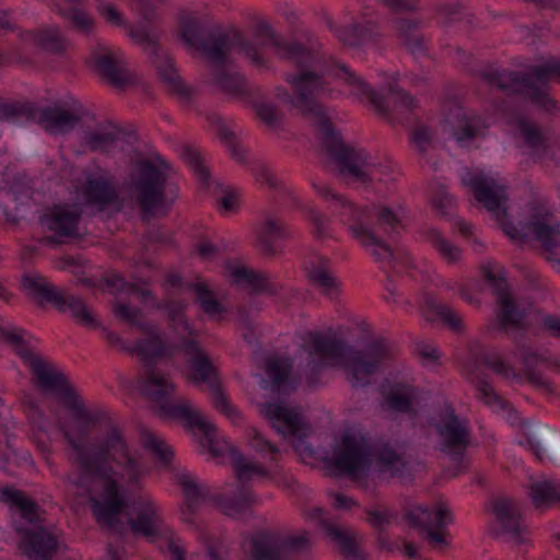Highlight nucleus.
I'll return each instance as SVG.
<instances>
[{"instance_id": "1", "label": "nucleus", "mask_w": 560, "mask_h": 560, "mask_svg": "<svg viewBox=\"0 0 560 560\" xmlns=\"http://www.w3.org/2000/svg\"><path fill=\"white\" fill-rule=\"evenodd\" d=\"M30 370L35 388L57 395L74 413L72 424H59L71 447L70 460L75 469L68 481L89 495L96 522L102 527L116 529L121 525L120 516L127 506L117 478L137 485L144 474L141 463L131 454L121 427L114 421H109L101 441L89 446V427L98 420L97 415L84 407L68 377L49 361L42 358L33 362Z\"/></svg>"}, {"instance_id": "2", "label": "nucleus", "mask_w": 560, "mask_h": 560, "mask_svg": "<svg viewBox=\"0 0 560 560\" xmlns=\"http://www.w3.org/2000/svg\"><path fill=\"white\" fill-rule=\"evenodd\" d=\"M300 345L305 354L303 373L308 385L318 383L328 368H341L352 387H364L380 368L398 354V348L386 339H376L364 349L350 347L332 329L305 331Z\"/></svg>"}, {"instance_id": "3", "label": "nucleus", "mask_w": 560, "mask_h": 560, "mask_svg": "<svg viewBox=\"0 0 560 560\" xmlns=\"http://www.w3.org/2000/svg\"><path fill=\"white\" fill-rule=\"evenodd\" d=\"M331 71V65L328 61V72L323 77L324 88L318 93L310 94L305 103H302L293 86V96L282 89H277V98L292 104L318 129L324 147L335 161L340 175L365 186L375 182H386L392 173L390 167L378 162L365 150L345 144L335 132L325 108L317 102V98L329 93L325 78Z\"/></svg>"}, {"instance_id": "4", "label": "nucleus", "mask_w": 560, "mask_h": 560, "mask_svg": "<svg viewBox=\"0 0 560 560\" xmlns=\"http://www.w3.org/2000/svg\"><path fill=\"white\" fill-rule=\"evenodd\" d=\"M174 390L175 386L168 377L155 370L149 371L142 385L143 394L160 404L166 416L184 421L185 425L198 435L200 445L213 457H222L225 453L232 452L234 472L242 487L255 477L264 478L268 476V470L262 465L234 452L226 441L220 440L215 427L190 400L183 398L176 402H168L167 398Z\"/></svg>"}, {"instance_id": "5", "label": "nucleus", "mask_w": 560, "mask_h": 560, "mask_svg": "<svg viewBox=\"0 0 560 560\" xmlns=\"http://www.w3.org/2000/svg\"><path fill=\"white\" fill-rule=\"evenodd\" d=\"M254 35L261 45L272 47L279 58L296 68L294 72L285 75V81L295 89L302 103L307 101L310 94L322 91L323 77L328 72V59L315 45L288 43L265 21L256 24Z\"/></svg>"}, {"instance_id": "6", "label": "nucleus", "mask_w": 560, "mask_h": 560, "mask_svg": "<svg viewBox=\"0 0 560 560\" xmlns=\"http://www.w3.org/2000/svg\"><path fill=\"white\" fill-rule=\"evenodd\" d=\"M179 36L189 48L215 66L228 63L233 51L242 54L257 67L265 66L258 48L236 28L225 30L218 24L208 27L194 15L184 14L179 20Z\"/></svg>"}, {"instance_id": "7", "label": "nucleus", "mask_w": 560, "mask_h": 560, "mask_svg": "<svg viewBox=\"0 0 560 560\" xmlns=\"http://www.w3.org/2000/svg\"><path fill=\"white\" fill-rule=\"evenodd\" d=\"M330 465L348 475L368 495L377 494L378 477L372 469V451L368 441L360 434L345 432L340 443L335 447Z\"/></svg>"}, {"instance_id": "8", "label": "nucleus", "mask_w": 560, "mask_h": 560, "mask_svg": "<svg viewBox=\"0 0 560 560\" xmlns=\"http://www.w3.org/2000/svg\"><path fill=\"white\" fill-rule=\"evenodd\" d=\"M560 78V61L555 58L532 68V75L522 72H492L486 79L492 85L506 93L524 94L539 106L550 109L553 102L544 90L551 78Z\"/></svg>"}, {"instance_id": "9", "label": "nucleus", "mask_w": 560, "mask_h": 560, "mask_svg": "<svg viewBox=\"0 0 560 560\" xmlns=\"http://www.w3.org/2000/svg\"><path fill=\"white\" fill-rule=\"evenodd\" d=\"M167 165L154 164L152 161L143 160L137 163L130 174L129 190L137 199L144 220L158 215H165L167 209L165 203V186L167 179Z\"/></svg>"}, {"instance_id": "10", "label": "nucleus", "mask_w": 560, "mask_h": 560, "mask_svg": "<svg viewBox=\"0 0 560 560\" xmlns=\"http://www.w3.org/2000/svg\"><path fill=\"white\" fill-rule=\"evenodd\" d=\"M430 427L435 434V448L462 467H466V452L470 445L469 422L456 415L450 404H444L431 418Z\"/></svg>"}, {"instance_id": "11", "label": "nucleus", "mask_w": 560, "mask_h": 560, "mask_svg": "<svg viewBox=\"0 0 560 560\" xmlns=\"http://www.w3.org/2000/svg\"><path fill=\"white\" fill-rule=\"evenodd\" d=\"M22 285L38 304L49 303L61 313L70 312L82 326L95 328L97 320L83 301L67 290L58 288L39 275L25 276Z\"/></svg>"}, {"instance_id": "12", "label": "nucleus", "mask_w": 560, "mask_h": 560, "mask_svg": "<svg viewBox=\"0 0 560 560\" xmlns=\"http://www.w3.org/2000/svg\"><path fill=\"white\" fill-rule=\"evenodd\" d=\"M183 347L189 355V380L196 385H207L212 393L214 408L237 424L241 420V415L222 392L217 369L208 353L194 339H185Z\"/></svg>"}, {"instance_id": "13", "label": "nucleus", "mask_w": 560, "mask_h": 560, "mask_svg": "<svg viewBox=\"0 0 560 560\" xmlns=\"http://www.w3.org/2000/svg\"><path fill=\"white\" fill-rule=\"evenodd\" d=\"M316 192L326 201H330L334 207L340 208V215L346 224H348L352 236L364 247H371L372 254L380 259L389 257L390 250L387 246L380 242L375 234L364 226L366 212L358 210L345 197L336 194L328 185L324 183H312Z\"/></svg>"}, {"instance_id": "14", "label": "nucleus", "mask_w": 560, "mask_h": 560, "mask_svg": "<svg viewBox=\"0 0 560 560\" xmlns=\"http://www.w3.org/2000/svg\"><path fill=\"white\" fill-rule=\"evenodd\" d=\"M261 413L279 433L294 439L293 447L299 454H313V450L304 442L311 433V425L299 407L285 402H268L261 407Z\"/></svg>"}, {"instance_id": "15", "label": "nucleus", "mask_w": 560, "mask_h": 560, "mask_svg": "<svg viewBox=\"0 0 560 560\" xmlns=\"http://www.w3.org/2000/svg\"><path fill=\"white\" fill-rule=\"evenodd\" d=\"M494 522L491 527L493 537L514 546L528 541V532L522 522L518 503L508 497L495 498L492 501Z\"/></svg>"}, {"instance_id": "16", "label": "nucleus", "mask_w": 560, "mask_h": 560, "mask_svg": "<svg viewBox=\"0 0 560 560\" xmlns=\"http://www.w3.org/2000/svg\"><path fill=\"white\" fill-rule=\"evenodd\" d=\"M462 183L468 187L476 200L480 202L497 220H501L506 215V189L503 184L486 173L468 172L463 177Z\"/></svg>"}, {"instance_id": "17", "label": "nucleus", "mask_w": 560, "mask_h": 560, "mask_svg": "<svg viewBox=\"0 0 560 560\" xmlns=\"http://www.w3.org/2000/svg\"><path fill=\"white\" fill-rule=\"evenodd\" d=\"M83 105L73 100L70 103H55L38 109L37 124L49 135L63 136L71 132L83 119Z\"/></svg>"}, {"instance_id": "18", "label": "nucleus", "mask_w": 560, "mask_h": 560, "mask_svg": "<svg viewBox=\"0 0 560 560\" xmlns=\"http://www.w3.org/2000/svg\"><path fill=\"white\" fill-rule=\"evenodd\" d=\"M133 515L128 518L130 530L136 536L155 539L163 529L161 508L148 495H141L132 503Z\"/></svg>"}, {"instance_id": "19", "label": "nucleus", "mask_w": 560, "mask_h": 560, "mask_svg": "<svg viewBox=\"0 0 560 560\" xmlns=\"http://www.w3.org/2000/svg\"><path fill=\"white\" fill-rule=\"evenodd\" d=\"M94 60L101 75L109 84L122 89L137 82V74L127 67L121 51L102 48L94 55Z\"/></svg>"}, {"instance_id": "20", "label": "nucleus", "mask_w": 560, "mask_h": 560, "mask_svg": "<svg viewBox=\"0 0 560 560\" xmlns=\"http://www.w3.org/2000/svg\"><path fill=\"white\" fill-rule=\"evenodd\" d=\"M483 276L489 281L498 303V319L503 327H518L524 313L518 310L509 291L506 280L497 276L489 267L483 268Z\"/></svg>"}, {"instance_id": "21", "label": "nucleus", "mask_w": 560, "mask_h": 560, "mask_svg": "<svg viewBox=\"0 0 560 560\" xmlns=\"http://www.w3.org/2000/svg\"><path fill=\"white\" fill-rule=\"evenodd\" d=\"M323 529L338 551L349 560H366L362 549L363 536L354 528L337 524L332 521H323Z\"/></svg>"}, {"instance_id": "22", "label": "nucleus", "mask_w": 560, "mask_h": 560, "mask_svg": "<svg viewBox=\"0 0 560 560\" xmlns=\"http://www.w3.org/2000/svg\"><path fill=\"white\" fill-rule=\"evenodd\" d=\"M21 536L20 548L32 559L47 560L58 548L57 538L43 526L32 525L18 528Z\"/></svg>"}, {"instance_id": "23", "label": "nucleus", "mask_w": 560, "mask_h": 560, "mask_svg": "<svg viewBox=\"0 0 560 560\" xmlns=\"http://www.w3.org/2000/svg\"><path fill=\"white\" fill-rule=\"evenodd\" d=\"M81 211L70 205L54 206L40 217V224L58 237H75Z\"/></svg>"}, {"instance_id": "24", "label": "nucleus", "mask_w": 560, "mask_h": 560, "mask_svg": "<svg viewBox=\"0 0 560 560\" xmlns=\"http://www.w3.org/2000/svg\"><path fill=\"white\" fill-rule=\"evenodd\" d=\"M393 30L399 45L409 54L421 57L428 52V39L421 31L420 19L395 18Z\"/></svg>"}, {"instance_id": "25", "label": "nucleus", "mask_w": 560, "mask_h": 560, "mask_svg": "<svg viewBox=\"0 0 560 560\" xmlns=\"http://www.w3.org/2000/svg\"><path fill=\"white\" fill-rule=\"evenodd\" d=\"M291 236L288 225L276 214H267L257 231L258 247L261 254L268 257L281 250V241Z\"/></svg>"}, {"instance_id": "26", "label": "nucleus", "mask_w": 560, "mask_h": 560, "mask_svg": "<svg viewBox=\"0 0 560 560\" xmlns=\"http://www.w3.org/2000/svg\"><path fill=\"white\" fill-rule=\"evenodd\" d=\"M406 518L412 526L421 527L425 532L445 528L453 522L452 512L443 502L432 508L415 506L407 512Z\"/></svg>"}, {"instance_id": "27", "label": "nucleus", "mask_w": 560, "mask_h": 560, "mask_svg": "<svg viewBox=\"0 0 560 560\" xmlns=\"http://www.w3.org/2000/svg\"><path fill=\"white\" fill-rule=\"evenodd\" d=\"M82 197L88 206L98 211L118 202L116 187L103 176L88 177L82 188Z\"/></svg>"}, {"instance_id": "28", "label": "nucleus", "mask_w": 560, "mask_h": 560, "mask_svg": "<svg viewBox=\"0 0 560 560\" xmlns=\"http://www.w3.org/2000/svg\"><path fill=\"white\" fill-rule=\"evenodd\" d=\"M176 483L182 488L184 494V505L180 509L183 521L192 523V513L195 509L209 495V488L199 482L188 471H178L175 475Z\"/></svg>"}, {"instance_id": "29", "label": "nucleus", "mask_w": 560, "mask_h": 560, "mask_svg": "<svg viewBox=\"0 0 560 560\" xmlns=\"http://www.w3.org/2000/svg\"><path fill=\"white\" fill-rule=\"evenodd\" d=\"M334 75L349 89L353 96L369 101L377 112L386 114V108L380 95L353 70L345 65H340L336 67Z\"/></svg>"}, {"instance_id": "30", "label": "nucleus", "mask_w": 560, "mask_h": 560, "mask_svg": "<svg viewBox=\"0 0 560 560\" xmlns=\"http://www.w3.org/2000/svg\"><path fill=\"white\" fill-rule=\"evenodd\" d=\"M308 278L323 294L336 298L339 293L340 282L331 270L330 261L326 257H316L306 265Z\"/></svg>"}, {"instance_id": "31", "label": "nucleus", "mask_w": 560, "mask_h": 560, "mask_svg": "<svg viewBox=\"0 0 560 560\" xmlns=\"http://www.w3.org/2000/svg\"><path fill=\"white\" fill-rule=\"evenodd\" d=\"M417 389L411 385L397 384L393 386L386 395H384L383 400L381 401V408L385 411L415 416L417 413Z\"/></svg>"}, {"instance_id": "32", "label": "nucleus", "mask_w": 560, "mask_h": 560, "mask_svg": "<svg viewBox=\"0 0 560 560\" xmlns=\"http://www.w3.org/2000/svg\"><path fill=\"white\" fill-rule=\"evenodd\" d=\"M231 278L234 283L249 288L255 293L276 294L281 289L280 283L272 281L267 273L244 266L233 267Z\"/></svg>"}, {"instance_id": "33", "label": "nucleus", "mask_w": 560, "mask_h": 560, "mask_svg": "<svg viewBox=\"0 0 560 560\" xmlns=\"http://www.w3.org/2000/svg\"><path fill=\"white\" fill-rule=\"evenodd\" d=\"M247 544L254 560H282L281 534L278 532L257 533Z\"/></svg>"}, {"instance_id": "34", "label": "nucleus", "mask_w": 560, "mask_h": 560, "mask_svg": "<svg viewBox=\"0 0 560 560\" xmlns=\"http://www.w3.org/2000/svg\"><path fill=\"white\" fill-rule=\"evenodd\" d=\"M120 135L116 125L102 122L84 133L83 145L92 152L108 153L116 147Z\"/></svg>"}, {"instance_id": "35", "label": "nucleus", "mask_w": 560, "mask_h": 560, "mask_svg": "<svg viewBox=\"0 0 560 560\" xmlns=\"http://www.w3.org/2000/svg\"><path fill=\"white\" fill-rule=\"evenodd\" d=\"M448 122L453 129V136L456 141L464 143L482 136L483 130L487 128L485 122L479 116L469 115L462 108L450 116Z\"/></svg>"}, {"instance_id": "36", "label": "nucleus", "mask_w": 560, "mask_h": 560, "mask_svg": "<svg viewBox=\"0 0 560 560\" xmlns=\"http://www.w3.org/2000/svg\"><path fill=\"white\" fill-rule=\"evenodd\" d=\"M374 459V469L378 478L384 477H400L406 468L407 460L404 455L397 453L389 446H383L375 454H372Z\"/></svg>"}, {"instance_id": "37", "label": "nucleus", "mask_w": 560, "mask_h": 560, "mask_svg": "<svg viewBox=\"0 0 560 560\" xmlns=\"http://www.w3.org/2000/svg\"><path fill=\"white\" fill-rule=\"evenodd\" d=\"M151 62L156 68L160 78L172 93H175L182 97H189L190 90L182 81L176 69L174 68L172 58L165 50L161 51L158 56L152 58Z\"/></svg>"}, {"instance_id": "38", "label": "nucleus", "mask_w": 560, "mask_h": 560, "mask_svg": "<svg viewBox=\"0 0 560 560\" xmlns=\"http://www.w3.org/2000/svg\"><path fill=\"white\" fill-rule=\"evenodd\" d=\"M141 332L145 337L135 343L133 353H137L143 361H150L166 354L165 341L154 325L143 326Z\"/></svg>"}, {"instance_id": "39", "label": "nucleus", "mask_w": 560, "mask_h": 560, "mask_svg": "<svg viewBox=\"0 0 560 560\" xmlns=\"http://www.w3.org/2000/svg\"><path fill=\"white\" fill-rule=\"evenodd\" d=\"M336 37L348 46H359L375 40L380 34L372 23L349 24L335 30Z\"/></svg>"}, {"instance_id": "40", "label": "nucleus", "mask_w": 560, "mask_h": 560, "mask_svg": "<svg viewBox=\"0 0 560 560\" xmlns=\"http://www.w3.org/2000/svg\"><path fill=\"white\" fill-rule=\"evenodd\" d=\"M423 312L429 320L441 319L454 331H462L464 328L463 317L448 305L438 301L433 296L425 299L423 304Z\"/></svg>"}, {"instance_id": "41", "label": "nucleus", "mask_w": 560, "mask_h": 560, "mask_svg": "<svg viewBox=\"0 0 560 560\" xmlns=\"http://www.w3.org/2000/svg\"><path fill=\"white\" fill-rule=\"evenodd\" d=\"M208 120L220 140L229 148L231 156L238 163H246V150L238 144L230 125L218 114L208 115Z\"/></svg>"}, {"instance_id": "42", "label": "nucleus", "mask_w": 560, "mask_h": 560, "mask_svg": "<svg viewBox=\"0 0 560 560\" xmlns=\"http://www.w3.org/2000/svg\"><path fill=\"white\" fill-rule=\"evenodd\" d=\"M363 210L366 212V218L364 219V226L366 229L371 230L374 234H376L375 231H373L371 228L368 226V221L372 217H374L376 219L377 225L383 228L385 233H387V234L397 233L398 229L401 226L400 215L398 213L394 212L388 207L377 206V207H374L372 211H369L366 209H363ZM375 236L380 240L381 243H383L385 246L390 248L377 235H375ZM389 250H392V249H389ZM390 254H393V252H390ZM375 258L377 260H381L376 256H375ZM392 258H393V255H390L387 258H383L382 260H389Z\"/></svg>"}, {"instance_id": "43", "label": "nucleus", "mask_w": 560, "mask_h": 560, "mask_svg": "<svg viewBox=\"0 0 560 560\" xmlns=\"http://www.w3.org/2000/svg\"><path fill=\"white\" fill-rule=\"evenodd\" d=\"M524 373L529 383L544 389L546 393H552L551 383L542 375V369L547 366V361L532 351L525 350L522 353Z\"/></svg>"}, {"instance_id": "44", "label": "nucleus", "mask_w": 560, "mask_h": 560, "mask_svg": "<svg viewBox=\"0 0 560 560\" xmlns=\"http://www.w3.org/2000/svg\"><path fill=\"white\" fill-rule=\"evenodd\" d=\"M22 40L24 43L35 44L50 51H61L66 44L57 27L43 28L37 32H26L22 35Z\"/></svg>"}, {"instance_id": "45", "label": "nucleus", "mask_w": 560, "mask_h": 560, "mask_svg": "<svg viewBox=\"0 0 560 560\" xmlns=\"http://www.w3.org/2000/svg\"><path fill=\"white\" fill-rule=\"evenodd\" d=\"M528 494L536 508L560 502V482L551 480L534 481L529 486Z\"/></svg>"}, {"instance_id": "46", "label": "nucleus", "mask_w": 560, "mask_h": 560, "mask_svg": "<svg viewBox=\"0 0 560 560\" xmlns=\"http://www.w3.org/2000/svg\"><path fill=\"white\" fill-rule=\"evenodd\" d=\"M528 230L547 252L557 247L559 226L550 224L547 218L533 219L528 223Z\"/></svg>"}, {"instance_id": "47", "label": "nucleus", "mask_w": 560, "mask_h": 560, "mask_svg": "<svg viewBox=\"0 0 560 560\" xmlns=\"http://www.w3.org/2000/svg\"><path fill=\"white\" fill-rule=\"evenodd\" d=\"M57 11L78 33L84 36H90L94 33L95 19L89 12L77 7L69 9L57 7Z\"/></svg>"}, {"instance_id": "48", "label": "nucleus", "mask_w": 560, "mask_h": 560, "mask_svg": "<svg viewBox=\"0 0 560 560\" xmlns=\"http://www.w3.org/2000/svg\"><path fill=\"white\" fill-rule=\"evenodd\" d=\"M214 82L221 91L233 97L246 100L249 95L248 85L238 73L219 71L215 74Z\"/></svg>"}, {"instance_id": "49", "label": "nucleus", "mask_w": 560, "mask_h": 560, "mask_svg": "<svg viewBox=\"0 0 560 560\" xmlns=\"http://www.w3.org/2000/svg\"><path fill=\"white\" fill-rule=\"evenodd\" d=\"M258 502V498L249 490H241L237 497L222 498L219 508L225 515L236 517Z\"/></svg>"}, {"instance_id": "50", "label": "nucleus", "mask_w": 560, "mask_h": 560, "mask_svg": "<svg viewBox=\"0 0 560 560\" xmlns=\"http://www.w3.org/2000/svg\"><path fill=\"white\" fill-rule=\"evenodd\" d=\"M427 240L448 264H455L460 259V248L444 237L438 230H429L427 232Z\"/></svg>"}, {"instance_id": "51", "label": "nucleus", "mask_w": 560, "mask_h": 560, "mask_svg": "<svg viewBox=\"0 0 560 560\" xmlns=\"http://www.w3.org/2000/svg\"><path fill=\"white\" fill-rule=\"evenodd\" d=\"M518 128L526 145L534 153H541L546 150L547 138L535 122L521 119L518 121Z\"/></svg>"}, {"instance_id": "52", "label": "nucleus", "mask_w": 560, "mask_h": 560, "mask_svg": "<svg viewBox=\"0 0 560 560\" xmlns=\"http://www.w3.org/2000/svg\"><path fill=\"white\" fill-rule=\"evenodd\" d=\"M128 36L133 40V43L142 46L144 51L149 55L150 60L163 51L159 44L158 36L151 34L143 27H130Z\"/></svg>"}, {"instance_id": "53", "label": "nucleus", "mask_w": 560, "mask_h": 560, "mask_svg": "<svg viewBox=\"0 0 560 560\" xmlns=\"http://www.w3.org/2000/svg\"><path fill=\"white\" fill-rule=\"evenodd\" d=\"M291 368L292 363L288 358L273 357L266 362V373L278 389L285 383Z\"/></svg>"}, {"instance_id": "54", "label": "nucleus", "mask_w": 560, "mask_h": 560, "mask_svg": "<svg viewBox=\"0 0 560 560\" xmlns=\"http://www.w3.org/2000/svg\"><path fill=\"white\" fill-rule=\"evenodd\" d=\"M366 522L380 532H384L397 520V513L383 504L366 509Z\"/></svg>"}, {"instance_id": "55", "label": "nucleus", "mask_w": 560, "mask_h": 560, "mask_svg": "<svg viewBox=\"0 0 560 560\" xmlns=\"http://www.w3.org/2000/svg\"><path fill=\"white\" fill-rule=\"evenodd\" d=\"M477 398L492 409L506 410L509 402L497 394L494 388L486 381L479 380L476 383Z\"/></svg>"}, {"instance_id": "56", "label": "nucleus", "mask_w": 560, "mask_h": 560, "mask_svg": "<svg viewBox=\"0 0 560 560\" xmlns=\"http://www.w3.org/2000/svg\"><path fill=\"white\" fill-rule=\"evenodd\" d=\"M196 299L200 307L209 316L220 315L223 311L221 304L214 299L213 293L205 283H197L194 285Z\"/></svg>"}, {"instance_id": "57", "label": "nucleus", "mask_w": 560, "mask_h": 560, "mask_svg": "<svg viewBox=\"0 0 560 560\" xmlns=\"http://www.w3.org/2000/svg\"><path fill=\"white\" fill-rule=\"evenodd\" d=\"M143 446L151 451L163 464H168L173 457L171 447L162 439L151 432L143 433Z\"/></svg>"}, {"instance_id": "58", "label": "nucleus", "mask_w": 560, "mask_h": 560, "mask_svg": "<svg viewBox=\"0 0 560 560\" xmlns=\"http://www.w3.org/2000/svg\"><path fill=\"white\" fill-rule=\"evenodd\" d=\"M256 116L270 129H276L282 121V113L272 104L257 102L253 104Z\"/></svg>"}, {"instance_id": "59", "label": "nucleus", "mask_w": 560, "mask_h": 560, "mask_svg": "<svg viewBox=\"0 0 560 560\" xmlns=\"http://www.w3.org/2000/svg\"><path fill=\"white\" fill-rule=\"evenodd\" d=\"M183 156L186 163L194 170L198 179L203 185H207L210 179V172L200 152L192 148H185Z\"/></svg>"}, {"instance_id": "60", "label": "nucleus", "mask_w": 560, "mask_h": 560, "mask_svg": "<svg viewBox=\"0 0 560 560\" xmlns=\"http://www.w3.org/2000/svg\"><path fill=\"white\" fill-rule=\"evenodd\" d=\"M4 495L10 503L21 510L24 518L33 522L36 515V504L33 501L19 490H5Z\"/></svg>"}, {"instance_id": "61", "label": "nucleus", "mask_w": 560, "mask_h": 560, "mask_svg": "<svg viewBox=\"0 0 560 560\" xmlns=\"http://www.w3.org/2000/svg\"><path fill=\"white\" fill-rule=\"evenodd\" d=\"M114 314L120 320L127 323L132 327H137L140 330L143 329V326H148L149 323H144L142 319V312L137 307H131L124 303H117L113 307Z\"/></svg>"}, {"instance_id": "62", "label": "nucleus", "mask_w": 560, "mask_h": 560, "mask_svg": "<svg viewBox=\"0 0 560 560\" xmlns=\"http://www.w3.org/2000/svg\"><path fill=\"white\" fill-rule=\"evenodd\" d=\"M388 102L397 114L410 113L416 107L413 97L399 88H390Z\"/></svg>"}, {"instance_id": "63", "label": "nucleus", "mask_w": 560, "mask_h": 560, "mask_svg": "<svg viewBox=\"0 0 560 560\" xmlns=\"http://www.w3.org/2000/svg\"><path fill=\"white\" fill-rule=\"evenodd\" d=\"M310 545L311 541L307 533L289 536L281 535L282 560H284L290 552L306 550Z\"/></svg>"}, {"instance_id": "64", "label": "nucleus", "mask_w": 560, "mask_h": 560, "mask_svg": "<svg viewBox=\"0 0 560 560\" xmlns=\"http://www.w3.org/2000/svg\"><path fill=\"white\" fill-rule=\"evenodd\" d=\"M482 361L486 366H488L494 373H497L498 375H500L504 378H516L517 377L515 370L511 365L505 363L503 361V359L498 353H494V352L486 353L482 357Z\"/></svg>"}]
</instances>
